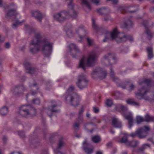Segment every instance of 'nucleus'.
<instances>
[{
  "label": "nucleus",
  "instance_id": "bb28decb",
  "mask_svg": "<svg viewBox=\"0 0 154 154\" xmlns=\"http://www.w3.org/2000/svg\"><path fill=\"white\" fill-rule=\"evenodd\" d=\"M13 20L12 24V27L13 28H16L24 22V20L19 21V20Z\"/></svg>",
  "mask_w": 154,
  "mask_h": 154
},
{
  "label": "nucleus",
  "instance_id": "423d86ee",
  "mask_svg": "<svg viewBox=\"0 0 154 154\" xmlns=\"http://www.w3.org/2000/svg\"><path fill=\"white\" fill-rule=\"evenodd\" d=\"M115 109L120 112L124 117L128 120V127L129 128H131L133 125L134 119L132 115L131 112H129L128 114L126 115L125 114L127 110V108L122 104H119L116 105Z\"/></svg>",
  "mask_w": 154,
  "mask_h": 154
},
{
  "label": "nucleus",
  "instance_id": "4c0bfd02",
  "mask_svg": "<svg viewBox=\"0 0 154 154\" xmlns=\"http://www.w3.org/2000/svg\"><path fill=\"white\" fill-rule=\"evenodd\" d=\"M92 26L93 28L96 32H97L100 29L98 27L95 20H93Z\"/></svg>",
  "mask_w": 154,
  "mask_h": 154
},
{
  "label": "nucleus",
  "instance_id": "69168bd1",
  "mask_svg": "<svg viewBox=\"0 0 154 154\" xmlns=\"http://www.w3.org/2000/svg\"><path fill=\"white\" fill-rule=\"evenodd\" d=\"M3 139L4 141H5L6 140L7 138L6 137L4 136L3 137Z\"/></svg>",
  "mask_w": 154,
  "mask_h": 154
},
{
  "label": "nucleus",
  "instance_id": "49530a36",
  "mask_svg": "<svg viewBox=\"0 0 154 154\" xmlns=\"http://www.w3.org/2000/svg\"><path fill=\"white\" fill-rule=\"evenodd\" d=\"M113 95L115 96L117 98H119L121 96V94L119 91H117L116 92H114L112 93Z\"/></svg>",
  "mask_w": 154,
  "mask_h": 154
},
{
  "label": "nucleus",
  "instance_id": "f704fd0d",
  "mask_svg": "<svg viewBox=\"0 0 154 154\" xmlns=\"http://www.w3.org/2000/svg\"><path fill=\"white\" fill-rule=\"evenodd\" d=\"M127 103L129 104H132L135 106H139V103L135 102L134 100L129 99L126 100Z\"/></svg>",
  "mask_w": 154,
  "mask_h": 154
},
{
  "label": "nucleus",
  "instance_id": "a18cd8bd",
  "mask_svg": "<svg viewBox=\"0 0 154 154\" xmlns=\"http://www.w3.org/2000/svg\"><path fill=\"white\" fill-rule=\"evenodd\" d=\"M121 141L122 143H125L127 145V142L129 141L128 140L126 137L124 136L122 138Z\"/></svg>",
  "mask_w": 154,
  "mask_h": 154
},
{
  "label": "nucleus",
  "instance_id": "a19ab883",
  "mask_svg": "<svg viewBox=\"0 0 154 154\" xmlns=\"http://www.w3.org/2000/svg\"><path fill=\"white\" fill-rule=\"evenodd\" d=\"M126 86L128 88V91H130L133 90L135 88V86L132 83H128L126 85Z\"/></svg>",
  "mask_w": 154,
  "mask_h": 154
},
{
  "label": "nucleus",
  "instance_id": "5701e85b",
  "mask_svg": "<svg viewBox=\"0 0 154 154\" xmlns=\"http://www.w3.org/2000/svg\"><path fill=\"white\" fill-rule=\"evenodd\" d=\"M84 112V109L82 108L79 111L78 118L76 119L79 123H82L83 121V113Z\"/></svg>",
  "mask_w": 154,
  "mask_h": 154
},
{
  "label": "nucleus",
  "instance_id": "ea45409f",
  "mask_svg": "<svg viewBox=\"0 0 154 154\" xmlns=\"http://www.w3.org/2000/svg\"><path fill=\"white\" fill-rule=\"evenodd\" d=\"M100 137L97 136H94L92 138V140L95 143L99 142L100 140Z\"/></svg>",
  "mask_w": 154,
  "mask_h": 154
},
{
  "label": "nucleus",
  "instance_id": "39448f33",
  "mask_svg": "<svg viewBox=\"0 0 154 154\" xmlns=\"http://www.w3.org/2000/svg\"><path fill=\"white\" fill-rule=\"evenodd\" d=\"M151 81L150 79H145L143 80H140L139 82L140 85H143L142 88L138 90V92L135 93L136 97L139 99L142 98L144 96L148 93L150 94V88L145 86V85H150Z\"/></svg>",
  "mask_w": 154,
  "mask_h": 154
},
{
  "label": "nucleus",
  "instance_id": "774afa93",
  "mask_svg": "<svg viewBox=\"0 0 154 154\" xmlns=\"http://www.w3.org/2000/svg\"><path fill=\"white\" fill-rule=\"evenodd\" d=\"M96 154H102V152L101 151H98L97 152Z\"/></svg>",
  "mask_w": 154,
  "mask_h": 154
},
{
  "label": "nucleus",
  "instance_id": "5fc2aeb1",
  "mask_svg": "<svg viewBox=\"0 0 154 154\" xmlns=\"http://www.w3.org/2000/svg\"><path fill=\"white\" fill-rule=\"evenodd\" d=\"M105 9L104 8H101L98 10V11L99 13L104 12Z\"/></svg>",
  "mask_w": 154,
  "mask_h": 154
},
{
  "label": "nucleus",
  "instance_id": "4468645a",
  "mask_svg": "<svg viewBox=\"0 0 154 154\" xmlns=\"http://www.w3.org/2000/svg\"><path fill=\"white\" fill-rule=\"evenodd\" d=\"M24 65L26 70V72L29 74H34L37 70V68L33 67L31 64L29 62H24Z\"/></svg>",
  "mask_w": 154,
  "mask_h": 154
},
{
  "label": "nucleus",
  "instance_id": "37998d69",
  "mask_svg": "<svg viewBox=\"0 0 154 154\" xmlns=\"http://www.w3.org/2000/svg\"><path fill=\"white\" fill-rule=\"evenodd\" d=\"M87 40L88 45L91 46L93 44L94 42L93 40L91 38L87 37Z\"/></svg>",
  "mask_w": 154,
  "mask_h": 154
},
{
  "label": "nucleus",
  "instance_id": "f257e3e1",
  "mask_svg": "<svg viewBox=\"0 0 154 154\" xmlns=\"http://www.w3.org/2000/svg\"><path fill=\"white\" fill-rule=\"evenodd\" d=\"M127 39L130 41L133 40L132 37L128 36H127L124 33L119 32L116 28H115L110 33L105 35L103 41L105 42L111 40H115L117 42H121L126 41Z\"/></svg>",
  "mask_w": 154,
  "mask_h": 154
},
{
  "label": "nucleus",
  "instance_id": "603ef678",
  "mask_svg": "<svg viewBox=\"0 0 154 154\" xmlns=\"http://www.w3.org/2000/svg\"><path fill=\"white\" fill-rule=\"evenodd\" d=\"M4 46L6 48H9L11 46L9 42H6Z\"/></svg>",
  "mask_w": 154,
  "mask_h": 154
},
{
  "label": "nucleus",
  "instance_id": "680f3d73",
  "mask_svg": "<svg viewBox=\"0 0 154 154\" xmlns=\"http://www.w3.org/2000/svg\"><path fill=\"white\" fill-rule=\"evenodd\" d=\"M147 21L145 20L143 23V25L146 27H147Z\"/></svg>",
  "mask_w": 154,
  "mask_h": 154
},
{
  "label": "nucleus",
  "instance_id": "f3484780",
  "mask_svg": "<svg viewBox=\"0 0 154 154\" xmlns=\"http://www.w3.org/2000/svg\"><path fill=\"white\" fill-rule=\"evenodd\" d=\"M69 48L70 51L71 55L73 57H75L76 56L75 54H74V52H76V53H77L80 52L78 47L74 44L72 43L70 44L69 45Z\"/></svg>",
  "mask_w": 154,
  "mask_h": 154
},
{
  "label": "nucleus",
  "instance_id": "864d4df0",
  "mask_svg": "<svg viewBox=\"0 0 154 154\" xmlns=\"http://www.w3.org/2000/svg\"><path fill=\"white\" fill-rule=\"evenodd\" d=\"M147 34L149 39L151 38L152 37V34L149 32H147Z\"/></svg>",
  "mask_w": 154,
  "mask_h": 154
},
{
  "label": "nucleus",
  "instance_id": "a211bd4d",
  "mask_svg": "<svg viewBox=\"0 0 154 154\" xmlns=\"http://www.w3.org/2000/svg\"><path fill=\"white\" fill-rule=\"evenodd\" d=\"M67 3L68 8L70 10H72L74 13L72 16L70 14L69 17L70 18H76L77 16V12L75 11L74 10V5L72 3V0H66Z\"/></svg>",
  "mask_w": 154,
  "mask_h": 154
},
{
  "label": "nucleus",
  "instance_id": "dca6fc26",
  "mask_svg": "<svg viewBox=\"0 0 154 154\" xmlns=\"http://www.w3.org/2000/svg\"><path fill=\"white\" fill-rule=\"evenodd\" d=\"M58 105L56 103L55 104L52 105L46 110V112L48 116L51 117L53 112H58L59 110L56 109Z\"/></svg>",
  "mask_w": 154,
  "mask_h": 154
},
{
  "label": "nucleus",
  "instance_id": "338daca9",
  "mask_svg": "<svg viewBox=\"0 0 154 154\" xmlns=\"http://www.w3.org/2000/svg\"><path fill=\"white\" fill-rule=\"evenodd\" d=\"M110 132L112 134H114L115 133V131L112 129L110 130Z\"/></svg>",
  "mask_w": 154,
  "mask_h": 154
},
{
  "label": "nucleus",
  "instance_id": "a878e982",
  "mask_svg": "<svg viewBox=\"0 0 154 154\" xmlns=\"http://www.w3.org/2000/svg\"><path fill=\"white\" fill-rule=\"evenodd\" d=\"M147 53L148 54V58L151 59L153 57V49L150 47H148L146 48Z\"/></svg>",
  "mask_w": 154,
  "mask_h": 154
},
{
  "label": "nucleus",
  "instance_id": "ddd939ff",
  "mask_svg": "<svg viewBox=\"0 0 154 154\" xmlns=\"http://www.w3.org/2000/svg\"><path fill=\"white\" fill-rule=\"evenodd\" d=\"M93 75H96L101 77L102 79L104 78L106 75V72L105 70H103L100 68H97L93 71Z\"/></svg>",
  "mask_w": 154,
  "mask_h": 154
},
{
  "label": "nucleus",
  "instance_id": "473e14b6",
  "mask_svg": "<svg viewBox=\"0 0 154 154\" xmlns=\"http://www.w3.org/2000/svg\"><path fill=\"white\" fill-rule=\"evenodd\" d=\"M145 121L147 122H154V117L148 114L145 116Z\"/></svg>",
  "mask_w": 154,
  "mask_h": 154
},
{
  "label": "nucleus",
  "instance_id": "6e6552de",
  "mask_svg": "<svg viewBox=\"0 0 154 154\" xmlns=\"http://www.w3.org/2000/svg\"><path fill=\"white\" fill-rule=\"evenodd\" d=\"M38 51V34L37 33L32 41L29 51L32 54L37 53Z\"/></svg>",
  "mask_w": 154,
  "mask_h": 154
},
{
  "label": "nucleus",
  "instance_id": "b1692460",
  "mask_svg": "<svg viewBox=\"0 0 154 154\" xmlns=\"http://www.w3.org/2000/svg\"><path fill=\"white\" fill-rule=\"evenodd\" d=\"M112 60L113 59L112 58V56L110 54H108L105 55L104 58L103 59V61L104 63L106 65H107L108 63H109V60Z\"/></svg>",
  "mask_w": 154,
  "mask_h": 154
},
{
  "label": "nucleus",
  "instance_id": "052dcab7",
  "mask_svg": "<svg viewBox=\"0 0 154 154\" xmlns=\"http://www.w3.org/2000/svg\"><path fill=\"white\" fill-rule=\"evenodd\" d=\"M90 124H93V123L92 122H90L87 123L86 124H85L84 125V127H85V129H86V127L87 126H88Z\"/></svg>",
  "mask_w": 154,
  "mask_h": 154
},
{
  "label": "nucleus",
  "instance_id": "f8f14e48",
  "mask_svg": "<svg viewBox=\"0 0 154 154\" xmlns=\"http://www.w3.org/2000/svg\"><path fill=\"white\" fill-rule=\"evenodd\" d=\"M69 12L68 11H65L60 13L55 14L54 15V18L56 19H60L69 18Z\"/></svg>",
  "mask_w": 154,
  "mask_h": 154
},
{
  "label": "nucleus",
  "instance_id": "09e8293b",
  "mask_svg": "<svg viewBox=\"0 0 154 154\" xmlns=\"http://www.w3.org/2000/svg\"><path fill=\"white\" fill-rule=\"evenodd\" d=\"M19 135L22 138L25 137V135L24 132L23 131H20L18 132Z\"/></svg>",
  "mask_w": 154,
  "mask_h": 154
},
{
  "label": "nucleus",
  "instance_id": "8fccbe9b",
  "mask_svg": "<svg viewBox=\"0 0 154 154\" xmlns=\"http://www.w3.org/2000/svg\"><path fill=\"white\" fill-rule=\"evenodd\" d=\"M91 1L92 3L96 5L98 4L100 2V0H91Z\"/></svg>",
  "mask_w": 154,
  "mask_h": 154
},
{
  "label": "nucleus",
  "instance_id": "2f4dec72",
  "mask_svg": "<svg viewBox=\"0 0 154 154\" xmlns=\"http://www.w3.org/2000/svg\"><path fill=\"white\" fill-rule=\"evenodd\" d=\"M150 147V145L148 143H146L143 144L141 146L139 147L138 149V151H142L145 149Z\"/></svg>",
  "mask_w": 154,
  "mask_h": 154
},
{
  "label": "nucleus",
  "instance_id": "20e7f679",
  "mask_svg": "<svg viewBox=\"0 0 154 154\" xmlns=\"http://www.w3.org/2000/svg\"><path fill=\"white\" fill-rule=\"evenodd\" d=\"M75 91L74 87L71 85L67 90L65 95L66 101L74 106L78 105L79 102V97Z\"/></svg>",
  "mask_w": 154,
  "mask_h": 154
},
{
  "label": "nucleus",
  "instance_id": "aec40b11",
  "mask_svg": "<svg viewBox=\"0 0 154 154\" xmlns=\"http://www.w3.org/2000/svg\"><path fill=\"white\" fill-rule=\"evenodd\" d=\"M144 131L142 129H138L135 132L131 133L130 136L132 137H135L137 135L140 138H143L146 137V135L142 134L144 132Z\"/></svg>",
  "mask_w": 154,
  "mask_h": 154
},
{
  "label": "nucleus",
  "instance_id": "79ce46f5",
  "mask_svg": "<svg viewBox=\"0 0 154 154\" xmlns=\"http://www.w3.org/2000/svg\"><path fill=\"white\" fill-rule=\"evenodd\" d=\"M139 129H142L144 131V132L142 134H145L146 136V132L149 131L150 129V127L148 126H144L143 128H140Z\"/></svg>",
  "mask_w": 154,
  "mask_h": 154
},
{
  "label": "nucleus",
  "instance_id": "2eb2a0df",
  "mask_svg": "<svg viewBox=\"0 0 154 154\" xmlns=\"http://www.w3.org/2000/svg\"><path fill=\"white\" fill-rule=\"evenodd\" d=\"M83 149L87 154H91L93 152L94 147L91 146L87 140L83 142Z\"/></svg>",
  "mask_w": 154,
  "mask_h": 154
},
{
  "label": "nucleus",
  "instance_id": "7c9ffc66",
  "mask_svg": "<svg viewBox=\"0 0 154 154\" xmlns=\"http://www.w3.org/2000/svg\"><path fill=\"white\" fill-rule=\"evenodd\" d=\"M8 112V108L6 106H4L0 109V113L2 116H5Z\"/></svg>",
  "mask_w": 154,
  "mask_h": 154
},
{
  "label": "nucleus",
  "instance_id": "c756f323",
  "mask_svg": "<svg viewBox=\"0 0 154 154\" xmlns=\"http://www.w3.org/2000/svg\"><path fill=\"white\" fill-rule=\"evenodd\" d=\"M16 11V9H14L11 10L6 14L5 18L7 19L10 18L11 16L14 15L15 14Z\"/></svg>",
  "mask_w": 154,
  "mask_h": 154
},
{
  "label": "nucleus",
  "instance_id": "58836bf2",
  "mask_svg": "<svg viewBox=\"0 0 154 154\" xmlns=\"http://www.w3.org/2000/svg\"><path fill=\"white\" fill-rule=\"evenodd\" d=\"M32 14L35 18L38 19V10H33L32 11Z\"/></svg>",
  "mask_w": 154,
  "mask_h": 154
},
{
  "label": "nucleus",
  "instance_id": "c03bdc74",
  "mask_svg": "<svg viewBox=\"0 0 154 154\" xmlns=\"http://www.w3.org/2000/svg\"><path fill=\"white\" fill-rule=\"evenodd\" d=\"M77 122H75L73 125V127L76 130H78L79 128V124L81 123H79L77 121Z\"/></svg>",
  "mask_w": 154,
  "mask_h": 154
},
{
  "label": "nucleus",
  "instance_id": "de8ad7c7",
  "mask_svg": "<svg viewBox=\"0 0 154 154\" xmlns=\"http://www.w3.org/2000/svg\"><path fill=\"white\" fill-rule=\"evenodd\" d=\"M106 104L108 106H110L113 104L112 101L111 100L108 99L106 102Z\"/></svg>",
  "mask_w": 154,
  "mask_h": 154
},
{
  "label": "nucleus",
  "instance_id": "412c9836",
  "mask_svg": "<svg viewBox=\"0 0 154 154\" xmlns=\"http://www.w3.org/2000/svg\"><path fill=\"white\" fill-rule=\"evenodd\" d=\"M112 125L114 127L116 128H120L122 126V125L121 122L119 119L113 117L112 118Z\"/></svg>",
  "mask_w": 154,
  "mask_h": 154
},
{
  "label": "nucleus",
  "instance_id": "393cba45",
  "mask_svg": "<svg viewBox=\"0 0 154 154\" xmlns=\"http://www.w3.org/2000/svg\"><path fill=\"white\" fill-rule=\"evenodd\" d=\"M82 5L85 7V9L86 11H89L91 9V7L88 2V0H82Z\"/></svg>",
  "mask_w": 154,
  "mask_h": 154
},
{
  "label": "nucleus",
  "instance_id": "6e6d98bb",
  "mask_svg": "<svg viewBox=\"0 0 154 154\" xmlns=\"http://www.w3.org/2000/svg\"><path fill=\"white\" fill-rule=\"evenodd\" d=\"M107 2L111 1L113 3L116 4L118 2V0H106Z\"/></svg>",
  "mask_w": 154,
  "mask_h": 154
},
{
  "label": "nucleus",
  "instance_id": "4be33fe9",
  "mask_svg": "<svg viewBox=\"0 0 154 154\" xmlns=\"http://www.w3.org/2000/svg\"><path fill=\"white\" fill-rule=\"evenodd\" d=\"M65 145V143L61 139H60L57 145V147L56 150L55 151L57 154H65L64 153H62L61 152L58 150V149L60 148Z\"/></svg>",
  "mask_w": 154,
  "mask_h": 154
},
{
  "label": "nucleus",
  "instance_id": "e2e57ef3",
  "mask_svg": "<svg viewBox=\"0 0 154 154\" xmlns=\"http://www.w3.org/2000/svg\"><path fill=\"white\" fill-rule=\"evenodd\" d=\"M3 5V0H0V7H2Z\"/></svg>",
  "mask_w": 154,
  "mask_h": 154
},
{
  "label": "nucleus",
  "instance_id": "c85d7f7f",
  "mask_svg": "<svg viewBox=\"0 0 154 154\" xmlns=\"http://www.w3.org/2000/svg\"><path fill=\"white\" fill-rule=\"evenodd\" d=\"M139 142L137 140H132L127 142V146L134 147L137 146L139 144Z\"/></svg>",
  "mask_w": 154,
  "mask_h": 154
},
{
  "label": "nucleus",
  "instance_id": "3c124183",
  "mask_svg": "<svg viewBox=\"0 0 154 154\" xmlns=\"http://www.w3.org/2000/svg\"><path fill=\"white\" fill-rule=\"evenodd\" d=\"M38 102V98L34 99L32 100L33 104H37Z\"/></svg>",
  "mask_w": 154,
  "mask_h": 154
},
{
  "label": "nucleus",
  "instance_id": "9b49d317",
  "mask_svg": "<svg viewBox=\"0 0 154 154\" xmlns=\"http://www.w3.org/2000/svg\"><path fill=\"white\" fill-rule=\"evenodd\" d=\"M87 31L85 29L84 26L83 25H80L75 30L76 34H78L80 40H79V42L82 41L83 37L85 34L87 33Z\"/></svg>",
  "mask_w": 154,
  "mask_h": 154
},
{
  "label": "nucleus",
  "instance_id": "1a4fd4ad",
  "mask_svg": "<svg viewBox=\"0 0 154 154\" xmlns=\"http://www.w3.org/2000/svg\"><path fill=\"white\" fill-rule=\"evenodd\" d=\"M27 89L23 85H17L14 87L12 92L14 95L17 97H19L24 94V92L26 91Z\"/></svg>",
  "mask_w": 154,
  "mask_h": 154
},
{
  "label": "nucleus",
  "instance_id": "9d476101",
  "mask_svg": "<svg viewBox=\"0 0 154 154\" xmlns=\"http://www.w3.org/2000/svg\"><path fill=\"white\" fill-rule=\"evenodd\" d=\"M88 82L85 75L82 74L78 76L76 84L80 89H82L86 86Z\"/></svg>",
  "mask_w": 154,
  "mask_h": 154
},
{
  "label": "nucleus",
  "instance_id": "4d7b16f0",
  "mask_svg": "<svg viewBox=\"0 0 154 154\" xmlns=\"http://www.w3.org/2000/svg\"><path fill=\"white\" fill-rule=\"evenodd\" d=\"M94 111L95 113H97L99 111V109L98 108L94 107Z\"/></svg>",
  "mask_w": 154,
  "mask_h": 154
},
{
  "label": "nucleus",
  "instance_id": "c9c22d12",
  "mask_svg": "<svg viewBox=\"0 0 154 154\" xmlns=\"http://www.w3.org/2000/svg\"><path fill=\"white\" fill-rule=\"evenodd\" d=\"M66 33L67 35L69 37H70L72 35V33L70 28H68L66 27L65 28Z\"/></svg>",
  "mask_w": 154,
  "mask_h": 154
},
{
  "label": "nucleus",
  "instance_id": "6ab92c4d",
  "mask_svg": "<svg viewBox=\"0 0 154 154\" xmlns=\"http://www.w3.org/2000/svg\"><path fill=\"white\" fill-rule=\"evenodd\" d=\"M134 25L132 20H126L121 24V27L128 29Z\"/></svg>",
  "mask_w": 154,
  "mask_h": 154
},
{
  "label": "nucleus",
  "instance_id": "0eeeda50",
  "mask_svg": "<svg viewBox=\"0 0 154 154\" xmlns=\"http://www.w3.org/2000/svg\"><path fill=\"white\" fill-rule=\"evenodd\" d=\"M37 112L36 109L29 104L22 106L20 107L19 111L20 115L25 117L35 116Z\"/></svg>",
  "mask_w": 154,
  "mask_h": 154
},
{
  "label": "nucleus",
  "instance_id": "72a5a7b5",
  "mask_svg": "<svg viewBox=\"0 0 154 154\" xmlns=\"http://www.w3.org/2000/svg\"><path fill=\"white\" fill-rule=\"evenodd\" d=\"M134 120L137 124H139L145 121V119L141 116H136Z\"/></svg>",
  "mask_w": 154,
  "mask_h": 154
},
{
  "label": "nucleus",
  "instance_id": "7ed1b4c3",
  "mask_svg": "<svg viewBox=\"0 0 154 154\" xmlns=\"http://www.w3.org/2000/svg\"><path fill=\"white\" fill-rule=\"evenodd\" d=\"M52 48V43L48 39L39 35V49L45 57H49L51 53Z\"/></svg>",
  "mask_w": 154,
  "mask_h": 154
},
{
  "label": "nucleus",
  "instance_id": "13d9d810",
  "mask_svg": "<svg viewBox=\"0 0 154 154\" xmlns=\"http://www.w3.org/2000/svg\"><path fill=\"white\" fill-rule=\"evenodd\" d=\"M38 93L37 91H31V94L32 95H34Z\"/></svg>",
  "mask_w": 154,
  "mask_h": 154
},
{
  "label": "nucleus",
  "instance_id": "f03ea898",
  "mask_svg": "<svg viewBox=\"0 0 154 154\" xmlns=\"http://www.w3.org/2000/svg\"><path fill=\"white\" fill-rule=\"evenodd\" d=\"M98 56L97 51H93L88 55L87 59L83 57L80 60L79 67L82 68L83 70L86 69V66L91 67L94 64Z\"/></svg>",
  "mask_w": 154,
  "mask_h": 154
},
{
  "label": "nucleus",
  "instance_id": "e433bc0d",
  "mask_svg": "<svg viewBox=\"0 0 154 154\" xmlns=\"http://www.w3.org/2000/svg\"><path fill=\"white\" fill-rule=\"evenodd\" d=\"M110 72L111 74V76L112 80L114 81L115 82L117 81H118V78L115 76L114 71L111 68L110 69Z\"/></svg>",
  "mask_w": 154,
  "mask_h": 154
},
{
  "label": "nucleus",
  "instance_id": "0e129e2a",
  "mask_svg": "<svg viewBox=\"0 0 154 154\" xmlns=\"http://www.w3.org/2000/svg\"><path fill=\"white\" fill-rule=\"evenodd\" d=\"M36 84H37L36 82H34L32 85H31L29 86L30 87H34L35 86Z\"/></svg>",
  "mask_w": 154,
  "mask_h": 154
},
{
  "label": "nucleus",
  "instance_id": "bf43d9fd",
  "mask_svg": "<svg viewBox=\"0 0 154 154\" xmlns=\"http://www.w3.org/2000/svg\"><path fill=\"white\" fill-rule=\"evenodd\" d=\"M4 41V38L3 36L0 35V42H2Z\"/></svg>",
  "mask_w": 154,
  "mask_h": 154
},
{
  "label": "nucleus",
  "instance_id": "cd10ccee",
  "mask_svg": "<svg viewBox=\"0 0 154 154\" xmlns=\"http://www.w3.org/2000/svg\"><path fill=\"white\" fill-rule=\"evenodd\" d=\"M150 85L151 86L150 87V94L151 96L152 99L154 100V82L151 81Z\"/></svg>",
  "mask_w": 154,
  "mask_h": 154
}]
</instances>
